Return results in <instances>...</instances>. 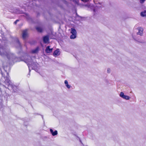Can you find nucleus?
I'll use <instances>...</instances> for the list:
<instances>
[{
    "label": "nucleus",
    "mask_w": 146,
    "mask_h": 146,
    "mask_svg": "<svg viewBox=\"0 0 146 146\" xmlns=\"http://www.w3.org/2000/svg\"><path fill=\"white\" fill-rule=\"evenodd\" d=\"M70 32L72 35L70 36V38L74 39L76 38V30L73 28H72Z\"/></svg>",
    "instance_id": "1"
},
{
    "label": "nucleus",
    "mask_w": 146,
    "mask_h": 146,
    "mask_svg": "<svg viewBox=\"0 0 146 146\" xmlns=\"http://www.w3.org/2000/svg\"><path fill=\"white\" fill-rule=\"evenodd\" d=\"M60 54V51L59 49H57L55 50L53 53V55L56 57L59 56Z\"/></svg>",
    "instance_id": "2"
},
{
    "label": "nucleus",
    "mask_w": 146,
    "mask_h": 146,
    "mask_svg": "<svg viewBox=\"0 0 146 146\" xmlns=\"http://www.w3.org/2000/svg\"><path fill=\"white\" fill-rule=\"evenodd\" d=\"M28 36V34L27 30H25L23 31L22 33V37L23 39H25Z\"/></svg>",
    "instance_id": "3"
},
{
    "label": "nucleus",
    "mask_w": 146,
    "mask_h": 146,
    "mask_svg": "<svg viewBox=\"0 0 146 146\" xmlns=\"http://www.w3.org/2000/svg\"><path fill=\"white\" fill-rule=\"evenodd\" d=\"M138 32H137V34L140 35H141L143 33V29L141 27H138L137 28Z\"/></svg>",
    "instance_id": "4"
},
{
    "label": "nucleus",
    "mask_w": 146,
    "mask_h": 146,
    "mask_svg": "<svg viewBox=\"0 0 146 146\" xmlns=\"http://www.w3.org/2000/svg\"><path fill=\"white\" fill-rule=\"evenodd\" d=\"M50 46H47L45 49V52L47 53H50L52 50V48H50Z\"/></svg>",
    "instance_id": "5"
},
{
    "label": "nucleus",
    "mask_w": 146,
    "mask_h": 146,
    "mask_svg": "<svg viewBox=\"0 0 146 146\" xmlns=\"http://www.w3.org/2000/svg\"><path fill=\"white\" fill-rule=\"evenodd\" d=\"M39 50V48L38 47H37L35 49H33L31 50V52L33 54L37 53Z\"/></svg>",
    "instance_id": "6"
},
{
    "label": "nucleus",
    "mask_w": 146,
    "mask_h": 146,
    "mask_svg": "<svg viewBox=\"0 0 146 146\" xmlns=\"http://www.w3.org/2000/svg\"><path fill=\"white\" fill-rule=\"evenodd\" d=\"M49 39V36H46L43 37V41L45 43L48 42Z\"/></svg>",
    "instance_id": "7"
},
{
    "label": "nucleus",
    "mask_w": 146,
    "mask_h": 146,
    "mask_svg": "<svg viewBox=\"0 0 146 146\" xmlns=\"http://www.w3.org/2000/svg\"><path fill=\"white\" fill-rule=\"evenodd\" d=\"M50 131L51 133L52 134V135L53 136L56 135L58 134L57 131L55 130L54 131H53V130L52 129H50Z\"/></svg>",
    "instance_id": "8"
},
{
    "label": "nucleus",
    "mask_w": 146,
    "mask_h": 146,
    "mask_svg": "<svg viewBox=\"0 0 146 146\" xmlns=\"http://www.w3.org/2000/svg\"><path fill=\"white\" fill-rule=\"evenodd\" d=\"M146 12L145 11L144 12H143L141 13V15L142 17H144L146 16Z\"/></svg>",
    "instance_id": "9"
},
{
    "label": "nucleus",
    "mask_w": 146,
    "mask_h": 146,
    "mask_svg": "<svg viewBox=\"0 0 146 146\" xmlns=\"http://www.w3.org/2000/svg\"><path fill=\"white\" fill-rule=\"evenodd\" d=\"M36 29L37 31L39 32H41L42 31V28L40 27H37L36 28Z\"/></svg>",
    "instance_id": "10"
},
{
    "label": "nucleus",
    "mask_w": 146,
    "mask_h": 146,
    "mask_svg": "<svg viewBox=\"0 0 146 146\" xmlns=\"http://www.w3.org/2000/svg\"><path fill=\"white\" fill-rule=\"evenodd\" d=\"M123 98L126 100H128L130 98V97L128 96L125 95Z\"/></svg>",
    "instance_id": "11"
},
{
    "label": "nucleus",
    "mask_w": 146,
    "mask_h": 146,
    "mask_svg": "<svg viewBox=\"0 0 146 146\" xmlns=\"http://www.w3.org/2000/svg\"><path fill=\"white\" fill-rule=\"evenodd\" d=\"M120 97L123 98V96H124L125 95H124V93L123 92H121L120 93Z\"/></svg>",
    "instance_id": "12"
},
{
    "label": "nucleus",
    "mask_w": 146,
    "mask_h": 146,
    "mask_svg": "<svg viewBox=\"0 0 146 146\" xmlns=\"http://www.w3.org/2000/svg\"><path fill=\"white\" fill-rule=\"evenodd\" d=\"M24 16L25 17H26L27 18V19H29V16L28 14H24Z\"/></svg>",
    "instance_id": "13"
},
{
    "label": "nucleus",
    "mask_w": 146,
    "mask_h": 146,
    "mask_svg": "<svg viewBox=\"0 0 146 146\" xmlns=\"http://www.w3.org/2000/svg\"><path fill=\"white\" fill-rule=\"evenodd\" d=\"M16 13L17 14H21V11H20L19 10H17V11L16 12Z\"/></svg>",
    "instance_id": "14"
},
{
    "label": "nucleus",
    "mask_w": 146,
    "mask_h": 146,
    "mask_svg": "<svg viewBox=\"0 0 146 146\" xmlns=\"http://www.w3.org/2000/svg\"><path fill=\"white\" fill-rule=\"evenodd\" d=\"M67 88H70V86L68 84L66 85Z\"/></svg>",
    "instance_id": "15"
},
{
    "label": "nucleus",
    "mask_w": 146,
    "mask_h": 146,
    "mask_svg": "<svg viewBox=\"0 0 146 146\" xmlns=\"http://www.w3.org/2000/svg\"><path fill=\"white\" fill-rule=\"evenodd\" d=\"M64 83L66 84V85L68 84V81L66 80H65L64 81Z\"/></svg>",
    "instance_id": "16"
},
{
    "label": "nucleus",
    "mask_w": 146,
    "mask_h": 146,
    "mask_svg": "<svg viewBox=\"0 0 146 146\" xmlns=\"http://www.w3.org/2000/svg\"><path fill=\"white\" fill-rule=\"evenodd\" d=\"M110 68H108L107 70V72L108 73H109L110 72Z\"/></svg>",
    "instance_id": "17"
},
{
    "label": "nucleus",
    "mask_w": 146,
    "mask_h": 146,
    "mask_svg": "<svg viewBox=\"0 0 146 146\" xmlns=\"http://www.w3.org/2000/svg\"><path fill=\"white\" fill-rule=\"evenodd\" d=\"M17 42L18 43V45H20V43L19 40H17Z\"/></svg>",
    "instance_id": "18"
},
{
    "label": "nucleus",
    "mask_w": 146,
    "mask_h": 146,
    "mask_svg": "<svg viewBox=\"0 0 146 146\" xmlns=\"http://www.w3.org/2000/svg\"><path fill=\"white\" fill-rule=\"evenodd\" d=\"M19 21V20H17L14 23L15 24H16L17 23L18 21Z\"/></svg>",
    "instance_id": "19"
},
{
    "label": "nucleus",
    "mask_w": 146,
    "mask_h": 146,
    "mask_svg": "<svg viewBox=\"0 0 146 146\" xmlns=\"http://www.w3.org/2000/svg\"><path fill=\"white\" fill-rule=\"evenodd\" d=\"M145 1V0H140V2L141 3H143Z\"/></svg>",
    "instance_id": "20"
},
{
    "label": "nucleus",
    "mask_w": 146,
    "mask_h": 146,
    "mask_svg": "<svg viewBox=\"0 0 146 146\" xmlns=\"http://www.w3.org/2000/svg\"><path fill=\"white\" fill-rule=\"evenodd\" d=\"M81 0L84 2H86L88 1V0Z\"/></svg>",
    "instance_id": "21"
}]
</instances>
